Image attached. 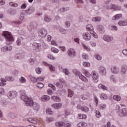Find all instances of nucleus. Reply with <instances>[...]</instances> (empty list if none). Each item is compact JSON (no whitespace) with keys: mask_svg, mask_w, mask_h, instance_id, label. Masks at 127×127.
Masks as SVG:
<instances>
[{"mask_svg":"<svg viewBox=\"0 0 127 127\" xmlns=\"http://www.w3.org/2000/svg\"><path fill=\"white\" fill-rule=\"evenodd\" d=\"M21 99L25 102L26 106H30V107H32L35 111H38V110H39V104H37L36 102H33L31 99L27 97V95H24L21 96Z\"/></svg>","mask_w":127,"mask_h":127,"instance_id":"obj_1","label":"nucleus"},{"mask_svg":"<svg viewBox=\"0 0 127 127\" xmlns=\"http://www.w3.org/2000/svg\"><path fill=\"white\" fill-rule=\"evenodd\" d=\"M3 36L6 38V44L7 45L11 44L13 41V37L11 35V33L9 32H3Z\"/></svg>","mask_w":127,"mask_h":127,"instance_id":"obj_2","label":"nucleus"},{"mask_svg":"<svg viewBox=\"0 0 127 127\" xmlns=\"http://www.w3.org/2000/svg\"><path fill=\"white\" fill-rule=\"evenodd\" d=\"M36 28H37V24L35 22L30 23L27 26V29L30 32H34Z\"/></svg>","mask_w":127,"mask_h":127,"instance_id":"obj_3","label":"nucleus"},{"mask_svg":"<svg viewBox=\"0 0 127 127\" xmlns=\"http://www.w3.org/2000/svg\"><path fill=\"white\" fill-rule=\"evenodd\" d=\"M91 74L92 75V81H93L94 83H98L99 81V80H98L99 75L97 73V72L93 71L92 72Z\"/></svg>","mask_w":127,"mask_h":127,"instance_id":"obj_4","label":"nucleus"},{"mask_svg":"<svg viewBox=\"0 0 127 127\" xmlns=\"http://www.w3.org/2000/svg\"><path fill=\"white\" fill-rule=\"evenodd\" d=\"M82 37L84 40L89 41V40H91V33L88 32L84 33L82 35Z\"/></svg>","mask_w":127,"mask_h":127,"instance_id":"obj_5","label":"nucleus"},{"mask_svg":"<svg viewBox=\"0 0 127 127\" xmlns=\"http://www.w3.org/2000/svg\"><path fill=\"white\" fill-rule=\"evenodd\" d=\"M98 70L99 73H100V74H102L103 75L107 73V70L106 69V68L103 66H100L99 67Z\"/></svg>","mask_w":127,"mask_h":127,"instance_id":"obj_6","label":"nucleus"},{"mask_svg":"<svg viewBox=\"0 0 127 127\" xmlns=\"http://www.w3.org/2000/svg\"><path fill=\"white\" fill-rule=\"evenodd\" d=\"M40 35L43 38L45 37L47 35V30L44 28H42L40 31Z\"/></svg>","mask_w":127,"mask_h":127,"instance_id":"obj_7","label":"nucleus"},{"mask_svg":"<svg viewBox=\"0 0 127 127\" xmlns=\"http://www.w3.org/2000/svg\"><path fill=\"white\" fill-rule=\"evenodd\" d=\"M68 54L70 57H74V56H76V52L73 49H69L68 50Z\"/></svg>","mask_w":127,"mask_h":127,"instance_id":"obj_8","label":"nucleus"},{"mask_svg":"<svg viewBox=\"0 0 127 127\" xmlns=\"http://www.w3.org/2000/svg\"><path fill=\"white\" fill-rule=\"evenodd\" d=\"M127 65H123L120 71L121 75H122V76H126V74H127Z\"/></svg>","mask_w":127,"mask_h":127,"instance_id":"obj_9","label":"nucleus"},{"mask_svg":"<svg viewBox=\"0 0 127 127\" xmlns=\"http://www.w3.org/2000/svg\"><path fill=\"white\" fill-rule=\"evenodd\" d=\"M111 72L113 74H119L120 73V68L116 66L111 68Z\"/></svg>","mask_w":127,"mask_h":127,"instance_id":"obj_10","label":"nucleus"},{"mask_svg":"<svg viewBox=\"0 0 127 127\" xmlns=\"http://www.w3.org/2000/svg\"><path fill=\"white\" fill-rule=\"evenodd\" d=\"M75 75H77L79 78V79H81L82 81H83L84 82H88V79L85 76H84L82 74L80 73V72H77Z\"/></svg>","mask_w":127,"mask_h":127,"instance_id":"obj_11","label":"nucleus"},{"mask_svg":"<svg viewBox=\"0 0 127 127\" xmlns=\"http://www.w3.org/2000/svg\"><path fill=\"white\" fill-rule=\"evenodd\" d=\"M119 115L120 116H124V117H126V116H127V109L124 108L122 110H121L119 112Z\"/></svg>","mask_w":127,"mask_h":127,"instance_id":"obj_12","label":"nucleus"},{"mask_svg":"<svg viewBox=\"0 0 127 127\" xmlns=\"http://www.w3.org/2000/svg\"><path fill=\"white\" fill-rule=\"evenodd\" d=\"M52 107L54 108V109H56V110H59L60 108L62 107V104L61 103H56L52 105Z\"/></svg>","mask_w":127,"mask_h":127,"instance_id":"obj_13","label":"nucleus"},{"mask_svg":"<svg viewBox=\"0 0 127 127\" xmlns=\"http://www.w3.org/2000/svg\"><path fill=\"white\" fill-rule=\"evenodd\" d=\"M67 10H69V7H62L58 9V12H60V13H62L63 12H65V11H67Z\"/></svg>","mask_w":127,"mask_h":127,"instance_id":"obj_14","label":"nucleus"},{"mask_svg":"<svg viewBox=\"0 0 127 127\" xmlns=\"http://www.w3.org/2000/svg\"><path fill=\"white\" fill-rule=\"evenodd\" d=\"M50 100V97L48 95H43L41 97V101L42 102H47Z\"/></svg>","mask_w":127,"mask_h":127,"instance_id":"obj_15","label":"nucleus"},{"mask_svg":"<svg viewBox=\"0 0 127 127\" xmlns=\"http://www.w3.org/2000/svg\"><path fill=\"white\" fill-rule=\"evenodd\" d=\"M103 38L105 40V41H107V42L112 41L113 39H114L112 37L110 36H104Z\"/></svg>","mask_w":127,"mask_h":127,"instance_id":"obj_16","label":"nucleus"},{"mask_svg":"<svg viewBox=\"0 0 127 127\" xmlns=\"http://www.w3.org/2000/svg\"><path fill=\"white\" fill-rule=\"evenodd\" d=\"M44 64L46 66H48L51 71H55V67L53 66L52 64H48V63L46 62H44Z\"/></svg>","mask_w":127,"mask_h":127,"instance_id":"obj_17","label":"nucleus"},{"mask_svg":"<svg viewBox=\"0 0 127 127\" xmlns=\"http://www.w3.org/2000/svg\"><path fill=\"white\" fill-rule=\"evenodd\" d=\"M122 17H123V14H117L112 17V20H118V19H120Z\"/></svg>","mask_w":127,"mask_h":127,"instance_id":"obj_18","label":"nucleus"},{"mask_svg":"<svg viewBox=\"0 0 127 127\" xmlns=\"http://www.w3.org/2000/svg\"><path fill=\"white\" fill-rule=\"evenodd\" d=\"M28 121L29 122V123H31V124H34L35 125L37 124V122H38L37 119L33 118H28Z\"/></svg>","mask_w":127,"mask_h":127,"instance_id":"obj_19","label":"nucleus"},{"mask_svg":"<svg viewBox=\"0 0 127 127\" xmlns=\"http://www.w3.org/2000/svg\"><path fill=\"white\" fill-rule=\"evenodd\" d=\"M118 24L120 26H127V20H121L118 22Z\"/></svg>","mask_w":127,"mask_h":127,"instance_id":"obj_20","label":"nucleus"},{"mask_svg":"<svg viewBox=\"0 0 127 127\" xmlns=\"http://www.w3.org/2000/svg\"><path fill=\"white\" fill-rule=\"evenodd\" d=\"M35 11V9L33 7H30L28 9L26 10V12L28 13V14H31V13H33Z\"/></svg>","mask_w":127,"mask_h":127,"instance_id":"obj_21","label":"nucleus"},{"mask_svg":"<svg viewBox=\"0 0 127 127\" xmlns=\"http://www.w3.org/2000/svg\"><path fill=\"white\" fill-rule=\"evenodd\" d=\"M59 69H60V71H63V72L64 73L65 75H69V74H70V72H69V71L68 70V69L66 68L63 69L62 67H60Z\"/></svg>","mask_w":127,"mask_h":127,"instance_id":"obj_22","label":"nucleus"},{"mask_svg":"<svg viewBox=\"0 0 127 127\" xmlns=\"http://www.w3.org/2000/svg\"><path fill=\"white\" fill-rule=\"evenodd\" d=\"M82 73L86 76L88 78H90L92 76V74L90 73L89 71L86 70L85 69H83L82 71Z\"/></svg>","mask_w":127,"mask_h":127,"instance_id":"obj_23","label":"nucleus"},{"mask_svg":"<svg viewBox=\"0 0 127 127\" xmlns=\"http://www.w3.org/2000/svg\"><path fill=\"white\" fill-rule=\"evenodd\" d=\"M100 98L101 100H107L108 99V95L105 93H102L100 95Z\"/></svg>","mask_w":127,"mask_h":127,"instance_id":"obj_24","label":"nucleus"},{"mask_svg":"<svg viewBox=\"0 0 127 127\" xmlns=\"http://www.w3.org/2000/svg\"><path fill=\"white\" fill-rule=\"evenodd\" d=\"M87 124L85 122H80L77 125V127H87Z\"/></svg>","mask_w":127,"mask_h":127,"instance_id":"obj_25","label":"nucleus"},{"mask_svg":"<svg viewBox=\"0 0 127 127\" xmlns=\"http://www.w3.org/2000/svg\"><path fill=\"white\" fill-rule=\"evenodd\" d=\"M98 87L99 88V89H102V90H103L104 91L105 90H108V87H107V86L104 85V84H99L98 85Z\"/></svg>","mask_w":127,"mask_h":127,"instance_id":"obj_26","label":"nucleus"},{"mask_svg":"<svg viewBox=\"0 0 127 127\" xmlns=\"http://www.w3.org/2000/svg\"><path fill=\"white\" fill-rule=\"evenodd\" d=\"M86 28L88 30H90V32H92V31H94V27L92 26L91 24H88L86 26Z\"/></svg>","mask_w":127,"mask_h":127,"instance_id":"obj_27","label":"nucleus"},{"mask_svg":"<svg viewBox=\"0 0 127 127\" xmlns=\"http://www.w3.org/2000/svg\"><path fill=\"white\" fill-rule=\"evenodd\" d=\"M64 125H65V124H64L63 122H59L56 123V127H64Z\"/></svg>","mask_w":127,"mask_h":127,"instance_id":"obj_28","label":"nucleus"},{"mask_svg":"<svg viewBox=\"0 0 127 127\" xmlns=\"http://www.w3.org/2000/svg\"><path fill=\"white\" fill-rule=\"evenodd\" d=\"M52 99H53L55 102H60L61 101V98H59L58 96H52Z\"/></svg>","mask_w":127,"mask_h":127,"instance_id":"obj_29","label":"nucleus"},{"mask_svg":"<svg viewBox=\"0 0 127 127\" xmlns=\"http://www.w3.org/2000/svg\"><path fill=\"white\" fill-rule=\"evenodd\" d=\"M8 96L10 98H11L12 97H15V96H16V91L10 92L8 93Z\"/></svg>","mask_w":127,"mask_h":127,"instance_id":"obj_30","label":"nucleus"},{"mask_svg":"<svg viewBox=\"0 0 127 127\" xmlns=\"http://www.w3.org/2000/svg\"><path fill=\"white\" fill-rule=\"evenodd\" d=\"M68 97L69 98H72V97L74 96V92L71 89H68Z\"/></svg>","mask_w":127,"mask_h":127,"instance_id":"obj_31","label":"nucleus"},{"mask_svg":"<svg viewBox=\"0 0 127 127\" xmlns=\"http://www.w3.org/2000/svg\"><path fill=\"white\" fill-rule=\"evenodd\" d=\"M44 20L46 22H49V21H51V18L48 16V15H45Z\"/></svg>","mask_w":127,"mask_h":127,"instance_id":"obj_32","label":"nucleus"},{"mask_svg":"<svg viewBox=\"0 0 127 127\" xmlns=\"http://www.w3.org/2000/svg\"><path fill=\"white\" fill-rule=\"evenodd\" d=\"M114 100H115V101H117V102H119L121 101V97L119 95H114L113 96Z\"/></svg>","mask_w":127,"mask_h":127,"instance_id":"obj_33","label":"nucleus"},{"mask_svg":"<svg viewBox=\"0 0 127 127\" xmlns=\"http://www.w3.org/2000/svg\"><path fill=\"white\" fill-rule=\"evenodd\" d=\"M33 46H35V47H36L38 49H40L41 48V44H38L37 43H34L33 44Z\"/></svg>","mask_w":127,"mask_h":127,"instance_id":"obj_34","label":"nucleus"},{"mask_svg":"<svg viewBox=\"0 0 127 127\" xmlns=\"http://www.w3.org/2000/svg\"><path fill=\"white\" fill-rule=\"evenodd\" d=\"M92 21H97V22H99V21H101V17H94L92 18Z\"/></svg>","mask_w":127,"mask_h":127,"instance_id":"obj_35","label":"nucleus"},{"mask_svg":"<svg viewBox=\"0 0 127 127\" xmlns=\"http://www.w3.org/2000/svg\"><path fill=\"white\" fill-rule=\"evenodd\" d=\"M90 33L91 35H92V36L94 38H98V35H97V34L96 33V32H95L94 31H91L90 32Z\"/></svg>","mask_w":127,"mask_h":127,"instance_id":"obj_36","label":"nucleus"},{"mask_svg":"<svg viewBox=\"0 0 127 127\" xmlns=\"http://www.w3.org/2000/svg\"><path fill=\"white\" fill-rule=\"evenodd\" d=\"M5 80H7V81H14V78L11 77V76H6L5 77Z\"/></svg>","mask_w":127,"mask_h":127,"instance_id":"obj_37","label":"nucleus"},{"mask_svg":"<svg viewBox=\"0 0 127 127\" xmlns=\"http://www.w3.org/2000/svg\"><path fill=\"white\" fill-rule=\"evenodd\" d=\"M8 117L10 118V119H14L16 116H15V114L10 113L8 114Z\"/></svg>","mask_w":127,"mask_h":127,"instance_id":"obj_38","label":"nucleus"},{"mask_svg":"<svg viewBox=\"0 0 127 127\" xmlns=\"http://www.w3.org/2000/svg\"><path fill=\"white\" fill-rule=\"evenodd\" d=\"M9 5L11 6H13V7H17L18 6V4L14 3L13 2H10L9 3Z\"/></svg>","mask_w":127,"mask_h":127,"instance_id":"obj_39","label":"nucleus"},{"mask_svg":"<svg viewBox=\"0 0 127 127\" xmlns=\"http://www.w3.org/2000/svg\"><path fill=\"white\" fill-rule=\"evenodd\" d=\"M97 29L99 31H102V30H104V27L101 25H98L97 27Z\"/></svg>","mask_w":127,"mask_h":127,"instance_id":"obj_40","label":"nucleus"},{"mask_svg":"<svg viewBox=\"0 0 127 127\" xmlns=\"http://www.w3.org/2000/svg\"><path fill=\"white\" fill-rule=\"evenodd\" d=\"M82 46L84 49H85V50H87V51H90V49L89 47H88L85 44L83 43H82Z\"/></svg>","mask_w":127,"mask_h":127,"instance_id":"obj_41","label":"nucleus"},{"mask_svg":"<svg viewBox=\"0 0 127 127\" xmlns=\"http://www.w3.org/2000/svg\"><path fill=\"white\" fill-rule=\"evenodd\" d=\"M37 87H38V88H39V89H42V88L44 87V84H43V83H42L40 82L37 84Z\"/></svg>","mask_w":127,"mask_h":127,"instance_id":"obj_42","label":"nucleus"},{"mask_svg":"<svg viewBox=\"0 0 127 127\" xmlns=\"http://www.w3.org/2000/svg\"><path fill=\"white\" fill-rule=\"evenodd\" d=\"M114 9L115 10H121V9H122V7H121V6L119 5L116 6V5H114Z\"/></svg>","mask_w":127,"mask_h":127,"instance_id":"obj_43","label":"nucleus"},{"mask_svg":"<svg viewBox=\"0 0 127 127\" xmlns=\"http://www.w3.org/2000/svg\"><path fill=\"white\" fill-rule=\"evenodd\" d=\"M19 81L21 83H25V82H26V79H25V78H24L23 76H21L19 78Z\"/></svg>","mask_w":127,"mask_h":127,"instance_id":"obj_44","label":"nucleus"},{"mask_svg":"<svg viewBox=\"0 0 127 127\" xmlns=\"http://www.w3.org/2000/svg\"><path fill=\"white\" fill-rule=\"evenodd\" d=\"M78 118L79 119H86L87 116L84 114H79Z\"/></svg>","mask_w":127,"mask_h":127,"instance_id":"obj_45","label":"nucleus"},{"mask_svg":"<svg viewBox=\"0 0 127 127\" xmlns=\"http://www.w3.org/2000/svg\"><path fill=\"white\" fill-rule=\"evenodd\" d=\"M107 9H114L115 8V5L111 4L107 7Z\"/></svg>","mask_w":127,"mask_h":127,"instance_id":"obj_46","label":"nucleus"},{"mask_svg":"<svg viewBox=\"0 0 127 127\" xmlns=\"http://www.w3.org/2000/svg\"><path fill=\"white\" fill-rule=\"evenodd\" d=\"M106 108H107V105H106V104L99 105V109H100V110H105V109H106Z\"/></svg>","mask_w":127,"mask_h":127,"instance_id":"obj_47","label":"nucleus"},{"mask_svg":"<svg viewBox=\"0 0 127 127\" xmlns=\"http://www.w3.org/2000/svg\"><path fill=\"white\" fill-rule=\"evenodd\" d=\"M51 51L52 52H54V53H58V52H59V50L55 48H52Z\"/></svg>","mask_w":127,"mask_h":127,"instance_id":"obj_48","label":"nucleus"},{"mask_svg":"<svg viewBox=\"0 0 127 127\" xmlns=\"http://www.w3.org/2000/svg\"><path fill=\"white\" fill-rule=\"evenodd\" d=\"M83 65L84 66V67H90V63L88 62H83Z\"/></svg>","mask_w":127,"mask_h":127,"instance_id":"obj_49","label":"nucleus"},{"mask_svg":"<svg viewBox=\"0 0 127 127\" xmlns=\"http://www.w3.org/2000/svg\"><path fill=\"white\" fill-rule=\"evenodd\" d=\"M30 80L33 82V83H35V82H37V79L35 78V77L33 76H31L30 77Z\"/></svg>","mask_w":127,"mask_h":127,"instance_id":"obj_50","label":"nucleus"},{"mask_svg":"<svg viewBox=\"0 0 127 127\" xmlns=\"http://www.w3.org/2000/svg\"><path fill=\"white\" fill-rule=\"evenodd\" d=\"M95 58L97 59V60H102V57H101L99 55H95L94 56Z\"/></svg>","mask_w":127,"mask_h":127,"instance_id":"obj_51","label":"nucleus"},{"mask_svg":"<svg viewBox=\"0 0 127 127\" xmlns=\"http://www.w3.org/2000/svg\"><path fill=\"white\" fill-rule=\"evenodd\" d=\"M60 32L62 33V34H66V33H67V30L64 29H61Z\"/></svg>","mask_w":127,"mask_h":127,"instance_id":"obj_52","label":"nucleus"},{"mask_svg":"<svg viewBox=\"0 0 127 127\" xmlns=\"http://www.w3.org/2000/svg\"><path fill=\"white\" fill-rule=\"evenodd\" d=\"M82 111H83V112H89V108L86 106H84L82 108Z\"/></svg>","mask_w":127,"mask_h":127,"instance_id":"obj_53","label":"nucleus"},{"mask_svg":"<svg viewBox=\"0 0 127 127\" xmlns=\"http://www.w3.org/2000/svg\"><path fill=\"white\" fill-rule=\"evenodd\" d=\"M96 118H100L101 117V113H100V111H97L96 112Z\"/></svg>","mask_w":127,"mask_h":127,"instance_id":"obj_54","label":"nucleus"},{"mask_svg":"<svg viewBox=\"0 0 127 127\" xmlns=\"http://www.w3.org/2000/svg\"><path fill=\"white\" fill-rule=\"evenodd\" d=\"M41 68L38 67L36 69V72L37 74H40L41 73Z\"/></svg>","mask_w":127,"mask_h":127,"instance_id":"obj_55","label":"nucleus"},{"mask_svg":"<svg viewBox=\"0 0 127 127\" xmlns=\"http://www.w3.org/2000/svg\"><path fill=\"white\" fill-rule=\"evenodd\" d=\"M12 73L14 76H17L18 75V71L17 70H15L12 71Z\"/></svg>","mask_w":127,"mask_h":127,"instance_id":"obj_56","label":"nucleus"},{"mask_svg":"<svg viewBox=\"0 0 127 127\" xmlns=\"http://www.w3.org/2000/svg\"><path fill=\"white\" fill-rule=\"evenodd\" d=\"M111 81L113 82V83H116V82H117V79L115 78V77H114V76H112Z\"/></svg>","mask_w":127,"mask_h":127,"instance_id":"obj_57","label":"nucleus"},{"mask_svg":"<svg viewBox=\"0 0 127 127\" xmlns=\"http://www.w3.org/2000/svg\"><path fill=\"white\" fill-rule=\"evenodd\" d=\"M53 112H52V110H51V109H48L47 110V113L49 115H52Z\"/></svg>","mask_w":127,"mask_h":127,"instance_id":"obj_58","label":"nucleus"},{"mask_svg":"<svg viewBox=\"0 0 127 127\" xmlns=\"http://www.w3.org/2000/svg\"><path fill=\"white\" fill-rule=\"evenodd\" d=\"M0 95H4V89L2 88H0Z\"/></svg>","mask_w":127,"mask_h":127,"instance_id":"obj_59","label":"nucleus"},{"mask_svg":"<svg viewBox=\"0 0 127 127\" xmlns=\"http://www.w3.org/2000/svg\"><path fill=\"white\" fill-rule=\"evenodd\" d=\"M6 48H7V46L3 47L1 48V50L3 52H5L6 51H7Z\"/></svg>","mask_w":127,"mask_h":127,"instance_id":"obj_60","label":"nucleus"},{"mask_svg":"<svg viewBox=\"0 0 127 127\" xmlns=\"http://www.w3.org/2000/svg\"><path fill=\"white\" fill-rule=\"evenodd\" d=\"M111 28L112 29H113V30H116V31L118 30V27H117L115 25L112 26Z\"/></svg>","mask_w":127,"mask_h":127,"instance_id":"obj_61","label":"nucleus"},{"mask_svg":"<svg viewBox=\"0 0 127 127\" xmlns=\"http://www.w3.org/2000/svg\"><path fill=\"white\" fill-rule=\"evenodd\" d=\"M17 45L19 46L21 44V41L20 39H18L16 41Z\"/></svg>","mask_w":127,"mask_h":127,"instance_id":"obj_62","label":"nucleus"},{"mask_svg":"<svg viewBox=\"0 0 127 127\" xmlns=\"http://www.w3.org/2000/svg\"><path fill=\"white\" fill-rule=\"evenodd\" d=\"M53 118H47L46 119L47 122H53Z\"/></svg>","mask_w":127,"mask_h":127,"instance_id":"obj_63","label":"nucleus"},{"mask_svg":"<svg viewBox=\"0 0 127 127\" xmlns=\"http://www.w3.org/2000/svg\"><path fill=\"white\" fill-rule=\"evenodd\" d=\"M123 54L125 55L126 56H127V49H124L123 50Z\"/></svg>","mask_w":127,"mask_h":127,"instance_id":"obj_64","label":"nucleus"}]
</instances>
